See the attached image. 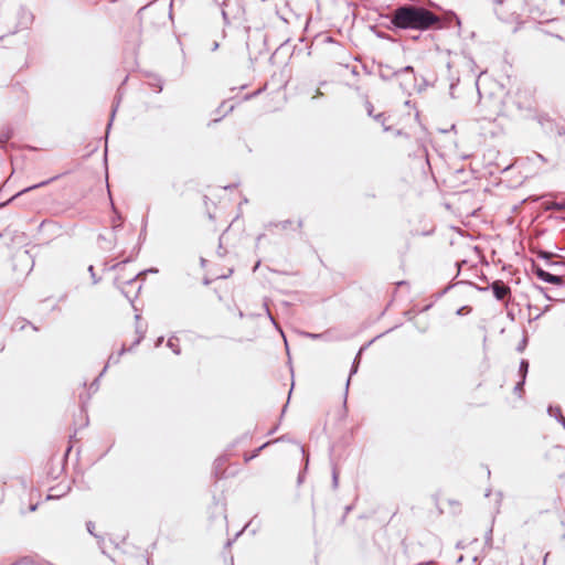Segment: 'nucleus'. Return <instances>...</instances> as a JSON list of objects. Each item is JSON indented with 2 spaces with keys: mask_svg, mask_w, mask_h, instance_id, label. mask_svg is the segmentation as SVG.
<instances>
[{
  "mask_svg": "<svg viewBox=\"0 0 565 565\" xmlns=\"http://www.w3.org/2000/svg\"><path fill=\"white\" fill-rule=\"evenodd\" d=\"M162 342H163V338H162V337H160V338L157 340V342H156V347L161 345V343H162Z\"/></svg>",
  "mask_w": 565,
  "mask_h": 565,
  "instance_id": "nucleus-32",
  "label": "nucleus"
},
{
  "mask_svg": "<svg viewBox=\"0 0 565 565\" xmlns=\"http://www.w3.org/2000/svg\"><path fill=\"white\" fill-rule=\"evenodd\" d=\"M375 119H376L377 121L383 122V120L385 119V116H384V114H379V115H376V116H375Z\"/></svg>",
  "mask_w": 565,
  "mask_h": 565,
  "instance_id": "nucleus-31",
  "label": "nucleus"
},
{
  "mask_svg": "<svg viewBox=\"0 0 565 565\" xmlns=\"http://www.w3.org/2000/svg\"><path fill=\"white\" fill-rule=\"evenodd\" d=\"M339 487V470L335 465H332V488L335 490Z\"/></svg>",
  "mask_w": 565,
  "mask_h": 565,
  "instance_id": "nucleus-11",
  "label": "nucleus"
},
{
  "mask_svg": "<svg viewBox=\"0 0 565 565\" xmlns=\"http://www.w3.org/2000/svg\"><path fill=\"white\" fill-rule=\"evenodd\" d=\"M547 413L550 416L555 417V419L562 424V426L565 429V417L562 414V409L559 406H552L550 405L547 408Z\"/></svg>",
  "mask_w": 565,
  "mask_h": 565,
  "instance_id": "nucleus-6",
  "label": "nucleus"
},
{
  "mask_svg": "<svg viewBox=\"0 0 565 565\" xmlns=\"http://www.w3.org/2000/svg\"><path fill=\"white\" fill-rule=\"evenodd\" d=\"M401 73H414V68L411 65H407L398 71H396L394 74L399 75Z\"/></svg>",
  "mask_w": 565,
  "mask_h": 565,
  "instance_id": "nucleus-18",
  "label": "nucleus"
},
{
  "mask_svg": "<svg viewBox=\"0 0 565 565\" xmlns=\"http://www.w3.org/2000/svg\"><path fill=\"white\" fill-rule=\"evenodd\" d=\"M288 224H290V221H285L281 223L282 225V228H287L288 227Z\"/></svg>",
  "mask_w": 565,
  "mask_h": 565,
  "instance_id": "nucleus-34",
  "label": "nucleus"
},
{
  "mask_svg": "<svg viewBox=\"0 0 565 565\" xmlns=\"http://www.w3.org/2000/svg\"><path fill=\"white\" fill-rule=\"evenodd\" d=\"M390 22L396 30L431 31L444 28L441 17L423 6L404 3L391 11Z\"/></svg>",
  "mask_w": 565,
  "mask_h": 565,
  "instance_id": "nucleus-1",
  "label": "nucleus"
},
{
  "mask_svg": "<svg viewBox=\"0 0 565 565\" xmlns=\"http://www.w3.org/2000/svg\"><path fill=\"white\" fill-rule=\"evenodd\" d=\"M301 481H302V476L300 473L299 477H298V482H301Z\"/></svg>",
  "mask_w": 565,
  "mask_h": 565,
  "instance_id": "nucleus-43",
  "label": "nucleus"
},
{
  "mask_svg": "<svg viewBox=\"0 0 565 565\" xmlns=\"http://www.w3.org/2000/svg\"><path fill=\"white\" fill-rule=\"evenodd\" d=\"M117 107H118V104L116 106H113V109H111V115H110V120L107 125V131L110 129L111 127V124H113V120H114V117H115V114L117 111Z\"/></svg>",
  "mask_w": 565,
  "mask_h": 565,
  "instance_id": "nucleus-19",
  "label": "nucleus"
},
{
  "mask_svg": "<svg viewBox=\"0 0 565 565\" xmlns=\"http://www.w3.org/2000/svg\"><path fill=\"white\" fill-rule=\"evenodd\" d=\"M146 274V271H140L136 275H134L132 277H129L128 279L126 280H121L120 277H117L115 279V284L117 285V287L121 290V292L124 294V296L129 300V301H132L134 297H131V292L130 290L128 289V287H134L138 280V277Z\"/></svg>",
  "mask_w": 565,
  "mask_h": 565,
  "instance_id": "nucleus-3",
  "label": "nucleus"
},
{
  "mask_svg": "<svg viewBox=\"0 0 565 565\" xmlns=\"http://www.w3.org/2000/svg\"><path fill=\"white\" fill-rule=\"evenodd\" d=\"M100 374L97 379L90 384V388H94L95 391L98 388V381H99Z\"/></svg>",
  "mask_w": 565,
  "mask_h": 565,
  "instance_id": "nucleus-29",
  "label": "nucleus"
},
{
  "mask_svg": "<svg viewBox=\"0 0 565 565\" xmlns=\"http://www.w3.org/2000/svg\"><path fill=\"white\" fill-rule=\"evenodd\" d=\"M526 342H527L526 338H523V340L521 341V343L518 345L516 350H518L519 352H522V351L524 350L525 345H526Z\"/></svg>",
  "mask_w": 565,
  "mask_h": 565,
  "instance_id": "nucleus-23",
  "label": "nucleus"
},
{
  "mask_svg": "<svg viewBox=\"0 0 565 565\" xmlns=\"http://www.w3.org/2000/svg\"><path fill=\"white\" fill-rule=\"evenodd\" d=\"M30 324L26 320H21L19 323H15V327H18L20 330H24V328Z\"/></svg>",
  "mask_w": 565,
  "mask_h": 565,
  "instance_id": "nucleus-21",
  "label": "nucleus"
},
{
  "mask_svg": "<svg viewBox=\"0 0 565 565\" xmlns=\"http://www.w3.org/2000/svg\"><path fill=\"white\" fill-rule=\"evenodd\" d=\"M363 349H364V348H361V349H360V351H359L358 355L355 356V359H354V361H353V364H352V367H351V372H350V376H349V379H348V381H347V385H345V386H347V388H348V387H349V385H350V380H351L352 374L356 373V371H358L359 362H360V356H361V353H362Z\"/></svg>",
  "mask_w": 565,
  "mask_h": 565,
  "instance_id": "nucleus-8",
  "label": "nucleus"
},
{
  "mask_svg": "<svg viewBox=\"0 0 565 565\" xmlns=\"http://www.w3.org/2000/svg\"><path fill=\"white\" fill-rule=\"evenodd\" d=\"M301 452H302V455L305 457V460H306V466H305V470H306L307 467H308V463H309V455L306 452L305 447H301Z\"/></svg>",
  "mask_w": 565,
  "mask_h": 565,
  "instance_id": "nucleus-24",
  "label": "nucleus"
},
{
  "mask_svg": "<svg viewBox=\"0 0 565 565\" xmlns=\"http://www.w3.org/2000/svg\"><path fill=\"white\" fill-rule=\"evenodd\" d=\"M529 361L527 360H521L520 366H519V375L521 380H525L527 372H529Z\"/></svg>",
  "mask_w": 565,
  "mask_h": 565,
  "instance_id": "nucleus-9",
  "label": "nucleus"
},
{
  "mask_svg": "<svg viewBox=\"0 0 565 565\" xmlns=\"http://www.w3.org/2000/svg\"><path fill=\"white\" fill-rule=\"evenodd\" d=\"M489 288L492 290L494 298L499 301L505 300L511 295L510 287L502 280H494L488 288H484L483 290H488Z\"/></svg>",
  "mask_w": 565,
  "mask_h": 565,
  "instance_id": "nucleus-4",
  "label": "nucleus"
},
{
  "mask_svg": "<svg viewBox=\"0 0 565 565\" xmlns=\"http://www.w3.org/2000/svg\"><path fill=\"white\" fill-rule=\"evenodd\" d=\"M137 332L139 333V337H138V338H137V340L135 341V343H134L135 345H137V344H139V343H140V341H141V340H142V338H143V333H145L143 331H140L138 327H137Z\"/></svg>",
  "mask_w": 565,
  "mask_h": 565,
  "instance_id": "nucleus-25",
  "label": "nucleus"
},
{
  "mask_svg": "<svg viewBox=\"0 0 565 565\" xmlns=\"http://www.w3.org/2000/svg\"><path fill=\"white\" fill-rule=\"evenodd\" d=\"M533 271L534 274L536 275V277L545 282H548V284H552V285H556V286H564L565 285V280L563 278V276H559V275H553L546 270H544L543 268H541L540 266L537 265H533Z\"/></svg>",
  "mask_w": 565,
  "mask_h": 565,
  "instance_id": "nucleus-2",
  "label": "nucleus"
},
{
  "mask_svg": "<svg viewBox=\"0 0 565 565\" xmlns=\"http://www.w3.org/2000/svg\"><path fill=\"white\" fill-rule=\"evenodd\" d=\"M179 342V339L178 338H174V337H171L168 342H167V345L175 353V354H180L181 353V349L178 344Z\"/></svg>",
  "mask_w": 565,
  "mask_h": 565,
  "instance_id": "nucleus-10",
  "label": "nucleus"
},
{
  "mask_svg": "<svg viewBox=\"0 0 565 565\" xmlns=\"http://www.w3.org/2000/svg\"><path fill=\"white\" fill-rule=\"evenodd\" d=\"M352 510V505L345 507V515Z\"/></svg>",
  "mask_w": 565,
  "mask_h": 565,
  "instance_id": "nucleus-37",
  "label": "nucleus"
},
{
  "mask_svg": "<svg viewBox=\"0 0 565 565\" xmlns=\"http://www.w3.org/2000/svg\"><path fill=\"white\" fill-rule=\"evenodd\" d=\"M57 177H53L49 180H45V181H42L40 183H36L34 185H31V186H28L23 190H21L20 192H18L17 194L12 195L10 199L3 201L2 200V189H0V207H3L4 205H7L9 202H12L13 200H15L18 196L26 193V192H30L31 190H34V189H38V188H42L46 184H49L50 182H52L53 180H55Z\"/></svg>",
  "mask_w": 565,
  "mask_h": 565,
  "instance_id": "nucleus-5",
  "label": "nucleus"
},
{
  "mask_svg": "<svg viewBox=\"0 0 565 565\" xmlns=\"http://www.w3.org/2000/svg\"><path fill=\"white\" fill-rule=\"evenodd\" d=\"M86 527H87V531H88L92 535H94L93 530H94V527H95V524H94L92 521H88V522L86 523Z\"/></svg>",
  "mask_w": 565,
  "mask_h": 565,
  "instance_id": "nucleus-26",
  "label": "nucleus"
},
{
  "mask_svg": "<svg viewBox=\"0 0 565 565\" xmlns=\"http://www.w3.org/2000/svg\"><path fill=\"white\" fill-rule=\"evenodd\" d=\"M534 157H535L536 159H539L540 161H542V162H545V161H546V159L544 158V156H542L541 153L534 152Z\"/></svg>",
  "mask_w": 565,
  "mask_h": 565,
  "instance_id": "nucleus-30",
  "label": "nucleus"
},
{
  "mask_svg": "<svg viewBox=\"0 0 565 565\" xmlns=\"http://www.w3.org/2000/svg\"><path fill=\"white\" fill-rule=\"evenodd\" d=\"M547 557H548V553H547V554H545V557H544V565L546 564V559H547Z\"/></svg>",
  "mask_w": 565,
  "mask_h": 565,
  "instance_id": "nucleus-44",
  "label": "nucleus"
},
{
  "mask_svg": "<svg viewBox=\"0 0 565 565\" xmlns=\"http://www.w3.org/2000/svg\"><path fill=\"white\" fill-rule=\"evenodd\" d=\"M4 350V344L0 343V352Z\"/></svg>",
  "mask_w": 565,
  "mask_h": 565,
  "instance_id": "nucleus-42",
  "label": "nucleus"
},
{
  "mask_svg": "<svg viewBox=\"0 0 565 565\" xmlns=\"http://www.w3.org/2000/svg\"><path fill=\"white\" fill-rule=\"evenodd\" d=\"M372 111H373V106L371 104H369L367 113L370 116H372Z\"/></svg>",
  "mask_w": 565,
  "mask_h": 565,
  "instance_id": "nucleus-33",
  "label": "nucleus"
},
{
  "mask_svg": "<svg viewBox=\"0 0 565 565\" xmlns=\"http://www.w3.org/2000/svg\"><path fill=\"white\" fill-rule=\"evenodd\" d=\"M530 6H534L539 0H527Z\"/></svg>",
  "mask_w": 565,
  "mask_h": 565,
  "instance_id": "nucleus-38",
  "label": "nucleus"
},
{
  "mask_svg": "<svg viewBox=\"0 0 565 565\" xmlns=\"http://www.w3.org/2000/svg\"><path fill=\"white\" fill-rule=\"evenodd\" d=\"M306 335L310 339H319V338L323 337L322 333H307Z\"/></svg>",
  "mask_w": 565,
  "mask_h": 565,
  "instance_id": "nucleus-28",
  "label": "nucleus"
},
{
  "mask_svg": "<svg viewBox=\"0 0 565 565\" xmlns=\"http://www.w3.org/2000/svg\"><path fill=\"white\" fill-rule=\"evenodd\" d=\"M268 445H269V443H266V444H264L263 446L258 447V448H257V449H255V450L253 451V454H252L249 457H247L245 460H246V461H248V460H250V459H253V458L257 457V456L259 455V452H260V451H262L266 446H268Z\"/></svg>",
  "mask_w": 565,
  "mask_h": 565,
  "instance_id": "nucleus-17",
  "label": "nucleus"
},
{
  "mask_svg": "<svg viewBox=\"0 0 565 565\" xmlns=\"http://www.w3.org/2000/svg\"><path fill=\"white\" fill-rule=\"evenodd\" d=\"M119 226H120V223H119V224H116V223L114 222V228H117V227H119Z\"/></svg>",
  "mask_w": 565,
  "mask_h": 565,
  "instance_id": "nucleus-45",
  "label": "nucleus"
},
{
  "mask_svg": "<svg viewBox=\"0 0 565 565\" xmlns=\"http://www.w3.org/2000/svg\"><path fill=\"white\" fill-rule=\"evenodd\" d=\"M88 271H89V274H90V276H92V278H93V284H97V282L99 281V279H98V278H96V275H95V270H94V266H93V265H90V266L88 267Z\"/></svg>",
  "mask_w": 565,
  "mask_h": 565,
  "instance_id": "nucleus-20",
  "label": "nucleus"
},
{
  "mask_svg": "<svg viewBox=\"0 0 565 565\" xmlns=\"http://www.w3.org/2000/svg\"><path fill=\"white\" fill-rule=\"evenodd\" d=\"M298 226H299V227H301V226H302V221H299Z\"/></svg>",
  "mask_w": 565,
  "mask_h": 565,
  "instance_id": "nucleus-46",
  "label": "nucleus"
},
{
  "mask_svg": "<svg viewBox=\"0 0 565 565\" xmlns=\"http://www.w3.org/2000/svg\"><path fill=\"white\" fill-rule=\"evenodd\" d=\"M524 384H525V380L520 379V381L514 386V390H513L514 394L521 396L523 393Z\"/></svg>",
  "mask_w": 565,
  "mask_h": 565,
  "instance_id": "nucleus-14",
  "label": "nucleus"
},
{
  "mask_svg": "<svg viewBox=\"0 0 565 565\" xmlns=\"http://www.w3.org/2000/svg\"><path fill=\"white\" fill-rule=\"evenodd\" d=\"M465 309H466V307L460 308V309L457 311V313H458V315H461V313H462V311H463Z\"/></svg>",
  "mask_w": 565,
  "mask_h": 565,
  "instance_id": "nucleus-41",
  "label": "nucleus"
},
{
  "mask_svg": "<svg viewBox=\"0 0 565 565\" xmlns=\"http://www.w3.org/2000/svg\"><path fill=\"white\" fill-rule=\"evenodd\" d=\"M11 137H12L11 129L8 128V129L1 131L0 132V145L6 143Z\"/></svg>",
  "mask_w": 565,
  "mask_h": 565,
  "instance_id": "nucleus-13",
  "label": "nucleus"
},
{
  "mask_svg": "<svg viewBox=\"0 0 565 565\" xmlns=\"http://www.w3.org/2000/svg\"><path fill=\"white\" fill-rule=\"evenodd\" d=\"M546 210H554V211H564L565 210V202H553V203H550L547 206H546Z\"/></svg>",
  "mask_w": 565,
  "mask_h": 565,
  "instance_id": "nucleus-12",
  "label": "nucleus"
},
{
  "mask_svg": "<svg viewBox=\"0 0 565 565\" xmlns=\"http://www.w3.org/2000/svg\"><path fill=\"white\" fill-rule=\"evenodd\" d=\"M129 262H130V258H126V259H124L121 262L113 264L111 266L108 267V269L109 270H118V269H120L122 266H125Z\"/></svg>",
  "mask_w": 565,
  "mask_h": 565,
  "instance_id": "nucleus-15",
  "label": "nucleus"
},
{
  "mask_svg": "<svg viewBox=\"0 0 565 565\" xmlns=\"http://www.w3.org/2000/svg\"><path fill=\"white\" fill-rule=\"evenodd\" d=\"M264 306H265V309H266V312H267L268 318H269V319H270V321H271V322H273V323L278 328V326H277V323H276V321H275L274 317H273V316H271V313H270V310H269L268 306H267L266 303H265Z\"/></svg>",
  "mask_w": 565,
  "mask_h": 565,
  "instance_id": "nucleus-22",
  "label": "nucleus"
},
{
  "mask_svg": "<svg viewBox=\"0 0 565 565\" xmlns=\"http://www.w3.org/2000/svg\"><path fill=\"white\" fill-rule=\"evenodd\" d=\"M548 265L554 267H565V262H550Z\"/></svg>",
  "mask_w": 565,
  "mask_h": 565,
  "instance_id": "nucleus-27",
  "label": "nucleus"
},
{
  "mask_svg": "<svg viewBox=\"0 0 565 565\" xmlns=\"http://www.w3.org/2000/svg\"><path fill=\"white\" fill-rule=\"evenodd\" d=\"M537 256L542 259H545V260H551V258L554 256L553 253L551 252H546V250H540Z\"/></svg>",
  "mask_w": 565,
  "mask_h": 565,
  "instance_id": "nucleus-16",
  "label": "nucleus"
},
{
  "mask_svg": "<svg viewBox=\"0 0 565 565\" xmlns=\"http://www.w3.org/2000/svg\"><path fill=\"white\" fill-rule=\"evenodd\" d=\"M257 94H258V92L253 93V94H249V95H246V96H245V99H249V98H252L253 96H255V95H257Z\"/></svg>",
  "mask_w": 565,
  "mask_h": 565,
  "instance_id": "nucleus-36",
  "label": "nucleus"
},
{
  "mask_svg": "<svg viewBox=\"0 0 565 565\" xmlns=\"http://www.w3.org/2000/svg\"><path fill=\"white\" fill-rule=\"evenodd\" d=\"M233 109H234V106H233V105H231V106L228 107V109L225 111V114L231 113Z\"/></svg>",
  "mask_w": 565,
  "mask_h": 565,
  "instance_id": "nucleus-39",
  "label": "nucleus"
},
{
  "mask_svg": "<svg viewBox=\"0 0 565 565\" xmlns=\"http://www.w3.org/2000/svg\"><path fill=\"white\" fill-rule=\"evenodd\" d=\"M222 15H223V19L226 21V23L228 22L227 20V13L223 10L222 11Z\"/></svg>",
  "mask_w": 565,
  "mask_h": 565,
  "instance_id": "nucleus-35",
  "label": "nucleus"
},
{
  "mask_svg": "<svg viewBox=\"0 0 565 565\" xmlns=\"http://www.w3.org/2000/svg\"><path fill=\"white\" fill-rule=\"evenodd\" d=\"M157 87H158L157 92H161L162 90V85L160 83L157 85Z\"/></svg>",
  "mask_w": 565,
  "mask_h": 565,
  "instance_id": "nucleus-40",
  "label": "nucleus"
},
{
  "mask_svg": "<svg viewBox=\"0 0 565 565\" xmlns=\"http://www.w3.org/2000/svg\"><path fill=\"white\" fill-rule=\"evenodd\" d=\"M125 352H126V348H125V347H122V349H121L117 354H114V353H113V354H110V355H109V358H108V362H107V364L105 365V367H104V369H103V371L100 372V376H103V375H104V373L106 372V370H107V367H108V365H109L110 363L117 364V363L119 362V360H120V356H121Z\"/></svg>",
  "mask_w": 565,
  "mask_h": 565,
  "instance_id": "nucleus-7",
  "label": "nucleus"
}]
</instances>
